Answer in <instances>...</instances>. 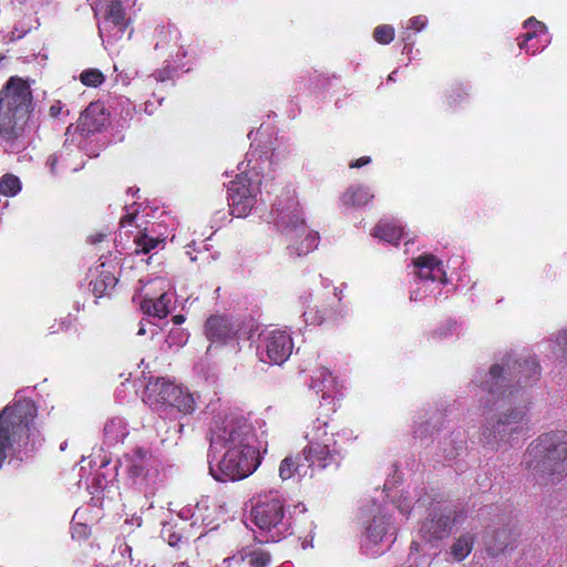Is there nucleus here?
<instances>
[{
    "label": "nucleus",
    "instance_id": "1",
    "mask_svg": "<svg viewBox=\"0 0 567 567\" xmlns=\"http://www.w3.org/2000/svg\"><path fill=\"white\" fill-rule=\"evenodd\" d=\"M539 374V363L533 355L516 360L508 357L504 359L503 364H493L478 385L486 393L483 408L491 410L511 402L520 388L526 386L530 381L538 380Z\"/></svg>",
    "mask_w": 567,
    "mask_h": 567
},
{
    "label": "nucleus",
    "instance_id": "2",
    "mask_svg": "<svg viewBox=\"0 0 567 567\" xmlns=\"http://www.w3.org/2000/svg\"><path fill=\"white\" fill-rule=\"evenodd\" d=\"M33 109V95L27 80L10 76L0 90V138L14 147L24 136Z\"/></svg>",
    "mask_w": 567,
    "mask_h": 567
},
{
    "label": "nucleus",
    "instance_id": "3",
    "mask_svg": "<svg viewBox=\"0 0 567 567\" xmlns=\"http://www.w3.org/2000/svg\"><path fill=\"white\" fill-rule=\"evenodd\" d=\"M522 464L535 477L548 476L553 483L559 482L567 475V432L539 435L528 445Z\"/></svg>",
    "mask_w": 567,
    "mask_h": 567
},
{
    "label": "nucleus",
    "instance_id": "4",
    "mask_svg": "<svg viewBox=\"0 0 567 567\" xmlns=\"http://www.w3.org/2000/svg\"><path fill=\"white\" fill-rule=\"evenodd\" d=\"M37 417L38 406L31 399L16 400L0 411V468L8 451L25 446L37 432Z\"/></svg>",
    "mask_w": 567,
    "mask_h": 567
},
{
    "label": "nucleus",
    "instance_id": "5",
    "mask_svg": "<svg viewBox=\"0 0 567 567\" xmlns=\"http://www.w3.org/2000/svg\"><path fill=\"white\" fill-rule=\"evenodd\" d=\"M260 464L257 449L226 450L216 464L209 462L212 476L219 482L239 481L251 475Z\"/></svg>",
    "mask_w": 567,
    "mask_h": 567
},
{
    "label": "nucleus",
    "instance_id": "6",
    "mask_svg": "<svg viewBox=\"0 0 567 567\" xmlns=\"http://www.w3.org/2000/svg\"><path fill=\"white\" fill-rule=\"evenodd\" d=\"M254 524L269 534L274 543L286 537L289 524L285 519V506L281 499L271 498L259 502L251 509Z\"/></svg>",
    "mask_w": 567,
    "mask_h": 567
},
{
    "label": "nucleus",
    "instance_id": "7",
    "mask_svg": "<svg viewBox=\"0 0 567 567\" xmlns=\"http://www.w3.org/2000/svg\"><path fill=\"white\" fill-rule=\"evenodd\" d=\"M252 429L246 422L235 419H226L221 426L213 431L210 449L214 452L220 450L256 449L251 445Z\"/></svg>",
    "mask_w": 567,
    "mask_h": 567
},
{
    "label": "nucleus",
    "instance_id": "8",
    "mask_svg": "<svg viewBox=\"0 0 567 567\" xmlns=\"http://www.w3.org/2000/svg\"><path fill=\"white\" fill-rule=\"evenodd\" d=\"M526 424V413L513 409L497 417H486L483 436L487 443L509 441L514 434H519Z\"/></svg>",
    "mask_w": 567,
    "mask_h": 567
},
{
    "label": "nucleus",
    "instance_id": "9",
    "mask_svg": "<svg viewBox=\"0 0 567 567\" xmlns=\"http://www.w3.org/2000/svg\"><path fill=\"white\" fill-rule=\"evenodd\" d=\"M228 205L233 216L240 218L248 215L256 203L257 188L252 187L247 174H238L229 183Z\"/></svg>",
    "mask_w": 567,
    "mask_h": 567
},
{
    "label": "nucleus",
    "instance_id": "10",
    "mask_svg": "<svg viewBox=\"0 0 567 567\" xmlns=\"http://www.w3.org/2000/svg\"><path fill=\"white\" fill-rule=\"evenodd\" d=\"M204 336L215 346H228L239 339L240 326L225 313L210 315L203 327Z\"/></svg>",
    "mask_w": 567,
    "mask_h": 567
},
{
    "label": "nucleus",
    "instance_id": "11",
    "mask_svg": "<svg viewBox=\"0 0 567 567\" xmlns=\"http://www.w3.org/2000/svg\"><path fill=\"white\" fill-rule=\"evenodd\" d=\"M176 394H181V384L165 378H150L143 392V401L157 409L168 406Z\"/></svg>",
    "mask_w": 567,
    "mask_h": 567
},
{
    "label": "nucleus",
    "instance_id": "12",
    "mask_svg": "<svg viewBox=\"0 0 567 567\" xmlns=\"http://www.w3.org/2000/svg\"><path fill=\"white\" fill-rule=\"evenodd\" d=\"M457 513L453 508H444L440 514H434L430 519H425L421 527V536L429 543L446 538L456 523Z\"/></svg>",
    "mask_w": 567,
    "mask_h": 567
},
{
    "label": "nucleus",
    "instance_id": "13",
    "mask_svg": "<svg viewBox=\"0 0 567 567\" xmlns=\"http://www.w3.org/2000/svg\"><path fill=\"white\" fill-rule=\"evenodd\" d=\"M110 122V113L101 101L91 102L80 114L76 128L82 136L104 131Z\"/></svg>",
    "mask_w": 567,
    "mask_h": 567
},
{
    "label": "nucleus",
    "instance_id": "14",
    "mask_svg": "<svg viewBox=\"0 0 567 567\" xmlns=\"http://www.w3.org/2000/svg\"><path fill=\"white\" fill-rule=\"evenodd\" d=\"M303 460L309 466H318L320 468H339L343 454H340L333 446L322 444L321 442L311 441L302 450Z\"/></svg>",
    "mask_w": 567,
    "mask_h": 567
},
{
    "label": "nucleus",
    "instance_id": "15",
    "mask_svg": "<svg viewBox=\"0 0 567 567\" xmlns=\"http://www.w3.org/2000/svg\"><path fill=\"white\" fill-rule=\"evenodd\" d=\"M154 463L151 450L144 447H135L130 453L123 455L126 473L133 480H145L151 468L154 467Z\"/></svg>",
    "mask_w": 567,
    "mask_h": 567
},
{
    "label": "nucleus",
    "instance_id": "16",
    "mask_svg": "<svg viewBox=\"0 0 567 567\" xmlns=\"http://www.w3.org/2000/svg\"><path fill=\"white\" fill-rule=\"evenodd\" d=\"M341 298L334 292L324 299L320 305L309 308L303 316L306 321L311 324H322L324 322H334L342 317Z\"/></svg>",
    "mask_w": 567,
    "mask_h": 567
},
{
    "label": "nucleus",
    "instance_id": "17",
    "mask_svg": "<svg viewBox=\"0 0 567 567\" xmlns=\"http://www.w3.org/2000/svg\"><path fill=\"white\" fill-rule=\"evenodd\" d=\"M265 349L270 362L282 364L292 353V338L282 330L271 331L266 338Z\"/></svg>",
    "mask_w": 567,
    "mask_h": 567
},
{
    "label": "nucleus",
    "instance_id": "18",
    "mask_svg": "<svg viewBox=\"0 0 567 567\" xmlns=\"http://www.w3.org/2000/svg\"><path fill=\"white\" fill-rule=\"evenodd\" d=\"M114 268L112 264L101 262L90 269V286L96 298L110 296L111 291L115 288L117 278L114 274Z\"/></svg>",
    "mask_w": 567,
    "mask_h": 567
},
{
    "label": "nucleus",
    "instance_id": "19",
    "mask_svg": "<svg viewBox=\"0 0 567 567\" xmlns=\"http://www.w3.org/2000/svg\"><path fill=\"white\" fill-rule=\"evenodd\" d=\"M318 425L316 426L312 440L333 446L340 454H343V447L340 441L350 442L352 440V432L348 430H341L333 432L328 421L317 420Z\"/></svg>",
    "mask_w": 567,
    "mask_h": 567
},
{
    "label": "nucleus",
    "instance_id": "20",
    "mask_svg": "<svg viewBox=\"0 0 567 567\" xmlns=\"http://www.w3.org/2000/svg\"><path fill=\"white\" fill-rule=\"evenodd\" d=\"M485 549L492 557H496L504 553V550L515 540V533L509 526L486 532L483 536Z\"/></svg>",
    "mask_w": 567,
    "mask_h": 567
},
{
    "label": "nucleus",
    "instance_id": "21",
    "mask_svg": "<svg viewBox=\"0 0 567 567\" xmlns=\"http://www.w3.org/2000/svg\"><path fill=\"white\" fill-rule=\"evenodd\" d=\"M228 566L247 561L250 567H268L271 561V555L262 546H246L238 554L226 559Z\"/></svg>",
    "mask_w": 567,
    "mask_h": 567
},
{
    "label": "nucleus",
    "instance_id": "22",
    "mask_svg": "<svg viewBox=\"0 0 567 567\" xmlns=\"http://www.w3.org/2000/svg\"><path fill=\"white\" fill-rule=\"evenodd\" d=\"M276 223L281 231L287 234L299 236L300 233H305L306 230L305 219L297 203H293L291 210L280 212L276 218Z\"/></svg>",
    "mask_w": 567,
    "mask_h": 567
},
{
    "label": "nucleus",
    "instance_id": "23",
    "mask_svg": "<svg viewBox=\"0 0 567 567\" xmlns=\"http://www.w3.org/2000/svg\"><path fill=\"white\" fill-rule=\"evenodd\" d=\"M391 519L384 514L374 515L364 527L365 539L373 545L382 542L384 536L392 528Z\"/></svg>",
    "mask_w": 567,
    "mask_h": 567
},
{
    "label": "nucleus",
    "instance_id": "24",
    "mask_svg": "<svg viewBox=\"0 0 567 567\" xmlns=\"http://www.w3.org/2000/svg\"><path fill=\"white\" fill-rule=\"evenodd\" d=\"M416 276L424 280H435L436 272H442V262L432 254H424L413 259Z\"/></svg>",
    "mask_w": 567,
    "mask_h": 567
},
{
    "label": "nucleus",
    "instance_id": "25",
    "mask_svg": "<svg viewBox=\"0 0 567 567\" xmlns=\"http://www.w3.org/2000/svg\"><path fill=\"white\" fill-rule=\"evenodd\" d=\"M403 235V228L389 220H380L373 228V236L389 244L398 245Z\"/></svg>",
    "mask_w": 567,
    "mask_h": 567
},
{
    "label": "nucleus",
    "instance_id": "26",
    "mask_svg": "<svg viewBox=\"0 0 567 567\" xmlns=\"http://www.w3.org/2000/svg\"><path fill=\"white\" fill-rule=\"evenodd\" d=\"M171 299L166 293H162L158 298H145L141 302V309L148 316H154L159 319L167 317L169 313Z\"/></svg>",
    "mask_w": 567,
    "mask_h": 567
},
{
    "label": "nucleus",
    "instance_id": "27",
    "mask_svg": "<svg viewBox=\"0 0 567 567\" xmlns=\"http://www.w3.org/2000/svg\"><path fill=\"white\" fill-rule=\"evenodd\" d=\"M476 536L472 533L460 535L450 547V554L455 561H463L473 550Z\"/></svg>",
    "mask_w": 567,
    "mask_h": 567
},
{
    "label": "nucleus",
    "instance_id": "28",
    "mask_svg": "<svg viewBox=\"0 0 567 567\" xmlns=\"http://www.w3.org/2000/svg\"><path fill=\"white\" fill-rule=\"evenodd\" d=\"M105 19L123 33L128 27V20L120 0L111 1L107 6Z\"/></svg>",
    "mask_w": 567,
    "mask_h": 567
},
{
    "label": "nucleus",
    "instance_id": "29",
    "mask_svg": "<svg viewBox=\"0 0 567 567\" xmlns=\"http://www.w3.org/2000/svg\"><path fill=\"white\" fill-rule=\"evenodd\" d=\"M168 406L176 409L184 415H188L195 412L197 402L194 394L190 393L188 389L181 385V394H176Z\"/></svg>",
    "mask_w": 567,
    "mask_h": 567
},
{
    "label": "nucleus",
    "instance_id": "30",
    "mask_svg": "<svg viewBox=\"0 0 567 567\" xmlns=\"http://www.w3.org/2000/svg\"><path fill=\"white\" fill-rule=\"evenodd\" d=\"M373 198L368 188L353 186L348 188L341 199L346 206L357 207L368 204Z\"/></svg>",
    "mask_w": 567,
    "mask_h": 567
},
{
    "label": "nucleus",
    "instance_id": "31",
    "mask_svg": "<svg viewBox=\"0 0 567 567\" xmlns=\"http://www.w3.org/2000/svg\"><path fill=\"white\" fill-rule=\"evenodd\" d=\"M303 454H290L287 455L279 465V477L282 481L290 480L295 474L300 472L302 464Z\"/></svg>",
    "mask_w": 567,
    "mask_h": 567
},
{
    "label": "nucleus",
    "instance_id": "32",
    "mask_svg": "<svg viewBox=\"0 0 567 567\" xmlns=\"http://www.w3.org/2000/svg\"><path fill=\"white\" fill-rule=\"evenodd\" d=\"M318 243V233H308L299 246L289 245L287 247V251L290 257H300L302 255H307L308 252L317 248Z\"/></svg>",
    "mask_w": 567,
    "mask_h": 567
},
{
    "label": "nucleus",
    "instance_id": "33",
    "mask_svg": "<svg viewBox=\"0 0 567 567\" xmlns=\"http://www.w3.org/2000/svg\"><path fill=\"white\" fill-rule=\"evenodd\" d=\"M524 28L527 29V31L517 38L518 47H519V49H522V50L525 49L526 52H528L529 51L527 48L528 41H530L533 38L537 37L538 32H544L545 25L542 22L537 21L536 19L529 18L524 23Z\"/></svg>",
    "mask_w": 567,
    "mask_h": 567
},
{
    "label": "nucleus",
    "instance_id": "34",
    "mask_svg": "<svg viewBox=\"0 0 567 567\" xmlns=\"http://www.w3.org/2000/svg\"><path fill=\"white\" fill-rule=\"evenodd\" d=\"M134 244L136 246V254H148L161 244L164 245V239L151 237L146 233H140L137 236H135Z\"/></svg>",
    "mask_w": 567,
    "mask_h": 567
},
{
    "label": "nucleus",
    "instance_id": "35",
    "mask_svg": "<svg viewBox=\"0 0 567 567\" xmlns=\"http://www.w3.org/2000/svg\"><path fill=\"white\" fill-rule=\"evenodd\" d=\"M21 190V182L18 176L7 173L0 178V194L13 197Z\"/></svg>",
    "mask_w": 567,
    "mask_h": 567
},
{
    "label": "nucleus",
    "instance_id": "36",
    "mask_svg": "<svg viewBox=\"0 0 567 567\" xmlns=\"http://www.w3.org/2000/svg\"><path fill=\"white\" fill-rule=\"evenodd\" d=\"M80 81L85 86L97 87L105 81V76L99 69H87L80 74Z\"/></svg>",
    "mask_w": 567,
    "mask_h": 567
},
{
    "label": "nucleus",
    "instance_id": "37",
    "mask_svg": "<svg viewBox=\"0 0 567 567\" xmlns=\"http://www.w3.org/2000/svg\"><path fill=\"white\" fill-rule=\"evenodd\" d=\"M395 31L390 24H379L373 30V39L380 44H389L394 40Z\"/></svg>",
    "mask_w": 567,
    "mask_h": 567
},
{
    "label": "nucleus",
    "instance_id": "38",
    "mask_svg": "<svg viewBox=\"0 0 567 567\" xmlns=\"http://www.w3.org/2000/svg\"><path fill=\"white\" fill-rule=\"evenodd\" d=\"M324 382H333V377L327 368H320L316 377L312 378L311 386L318 392L323 391L326 388Z\"/></svg>",
    "mask_w": 567,
    "mask_h": 567
},
{
    "label": "nucleus",
    "instance_id": "39",
    "mask_svg": "<svg viewBox=\"0 0 567 567\" xmlns=\"http://www.w3.org/2000/svg\"><path fill=\"white\" fill-rule=\"evenodd\" d=\"M427 24V19L424 16H416L409 20V29L420 32Z\"/></svg>",
    "mask_w": 567,
    "mask_h": 567
},
{
    "label": "nucleus",
    "instance_id": "40",
    "mask_svg": "<svg viewBox=\"0 0 567 567\" xmlns=\"http://www.w3.org/2000/svg\"><path fill=\"white\" fill-rule=\"evenodd\" d=\"M556 343L561 352V355L567 361V329L561 330L556 337Z\"/></svg>",
    "mask_w": 567,
    "mask_h": 567
},
{
    "label": "nucleus",
    "instance_id": "41",
    "mask_svg": "<svg viewBox=\"0 0 567 567\" xmlns=\"http://www.w3.org/2000/svg\"><path fill=\"white\" fill-rule=\"evenodd\" d=\"M463 95H465L464 90H462L461 87L453 89L450 95L447 96V104L450 106L455 105L457 100L461 99Z\"/></svg>",
    "mask_w": 567,
    "mask_h": 567
},
{
    "label": "nucleus",
    "instance_id": "42",
    "mask_svg": "<svg viewBox=\"0 0 567 567\" xmlns=\"http://www.w3.org/2000/svg\"><path fill=\"white\" fill-rule=\"evenodd\" d=\"M371 162V158L369 156H362L353 162L350 163L351 168H360L364 165H368Z\"/></svg>",
    "mask_w": 567,
    "mask_h": 567
},
{
    "label": "nucleus",
    "instance_id": "43",
    "mask_svg": "<svg viewBox=\"0 0 567 567\" xmlns=\"http://www.w3.org/2000/svg\"><path fill=\"white\" fill-rule=\"evenodd\" d=\"M122 422L121 420H111L105 424L104 432L106 435H110L113 433L114 429L116 426H121Z\"/></svg>",
    "mask_w": 567,
    "mask_h": 567
},
{
    "label": "nucleus",
    "instance_id": "44",
    "mask_svg": "<svg viewBox=\"0 0 567 567\" xmlns=\"http://www.w3.org/2000/svg\"><path fill=\"white\" fill-rule=\"evenodd\" d=\"M62 112V105L61 102L58 101L54 104H52L49 109V114L51 117H58Z\"/></svg>",
    "mask_w": 567,
    "mask_h": 567
},
{
    "label": "nucleus",
    "instance_id": "45",
    "mask_svg": "<svg viewBox=\"0 0 567 567\" xmlns=\"http://www.w3.org/2000/svg\"><path fill=\"white\" fill-rule=\"evenodd\" d=\"M136 215L134 213H128L126 215H124L121 219H120V226L123 228V227H126L127 225H132V223L134 221Z\"/></svg>",
    "mask_w": 567,
    "mask_h": 567
},
{
    "label": "nucleus",
    "instance_id": "46",
    "mask_svg": "<svg viewBox=\"0 0 567 567\" xmlns=\"http://www.w3.org/2000/svg\"><path fill=\"white\" fill-rule=\"evenodd\" d=\"M105 237H106L105 234L97 233V234L91 235L89 239H90L91 244L96 245V244L103 241Z\"/></svg>",
    "mask_w": 567,
    "mask_h": 567
},
{
    "label": "nucleus",
    "instance_id": "47",
    "mask_svg": "<svg viewBox=\"0 0 567 567\" xmlns=\"http://www.w3.org/2000/svg\"><path fill=\"white\" fill-rule=\"evenodd\" d=\"M179 542H181V537L176 536V535H171L168 538V544L171 546H177Z\"/></svg>",
    "mask_w": 567,
    "mask_h": 567
},
{
    "label": "nucleus",
    "instance_id": "48",
    "mask_svg": "<svg viewBox=\"0 0 567 567\" xmlns=\"http://www.w3.org/2000/svg\"><path fill=\"white\" fill-rule=\"evenodd\" d=\"M184 320H185V318L182 315H176V316L173 317V322L175 324H181V323L184 322Z\"/></svg>",
    "mask_w": 567,
    "mask_h": 567
},
{
    "label": "nucleus",
    "instance_id": "49",
    "mask_svg": "<svg viewBox=\"0 0 567 567\" xmlns=\"http://www.w3.org/2000/svg\"><path fill=\"white\" fill-rule=\"evenodd\" d=\"M410 548H411V551L419 553L420 551V544L417 542H412Z\"/></svg>",
    "mask_w": 567,
    "mask_h": 567
},
{
    "label": "nucleus",
    "instance_id": "50",
    "mask_svg": "<svg viewBox=\"0 0 567 567\" xmlns=\"http://www.w3.org/2000/svg\"><path fill=\"white\" fill-rule=\"evenodd\" d=\"M175 567H190V566L186 563H179Z\"/></svg>",
    "mask_w": 567,
    "mask_h": 567
},
{
    "label": "nucleus",
    "instance_id": "51",
    "mask_svg": "<svg viewBox=\"0 0 567 567\" xmlns=\"http://www.w3.org/2000/svg\"><path fill=\"white\" fill-rule=\"evenodd\" d=\"M410 567H412V566H410Z\"/></svg>",
    "mask_w": 567,
    "mask_h": 567
}]
</instances>
